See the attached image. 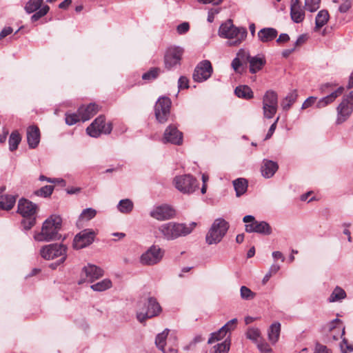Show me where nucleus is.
Returning <instances> with one entry per match:
<instances>
[{
  "instance_id": "f257e3e1",
  "label": "nucleus",
  "mask_w": 353,
  "mask_h": 353,
  "mask_svg": "<svg viewBox=\"0 0 353 353\" xmlns=\"http://www.w3.org/2000/svg\"><path fill=\"white\" fill-rule=\"evenodd\" d=\"M196 225L197 223L194 221L189 224L170 221L160 225L158 231L163 239L174 241L191 234Z\"/></svg>"
},
{
  "instance_id": "f03ea898",
  "label": "nucleus",
  "mask_w": 353,
  "mask_h": 353,
  "mask_svg": "<svg viewBox=\"0 0 353 353\" xmlns=\"http://www.w3.org/2000/svg\"><path fill=\"white\" fill-rule=\"evenodd\" d=\"M62 225V219L58 215H51L43 223L41 230L34 234L37 241H51L59 240L61 235L59 233Z\"/></svg>"
},
{
  "instance_id": "7ed1b4c3",
  "label": "nucleus",
  "mask_w": 353,
  "mask_h": 353,
  "mask_svg": "<svg viewBox=\"0 0 353 353\" xmlns=\"http://www.w3.org/2000/svg\"><path fill=\"white\" fill-rule=\"evenodd\" d=\"M247 34L246 28L234 26L230 19L222 23L219 29V35L221 37L234 39L228 41L230 46L239 45L246 38Z\"/></svg>"
},
{
  "instance_id": "20e7f679",
  "label": "nucleus",
  "mask_w": 353,
  "mask_h": 353,
  "mask_svg": "<svg viewBox=\"0 0 353 353\" xmlns=\"http://www.w3.org/2000/svg\"><path fill=\"white\" fill-rule=\"evenodd\" d=\"M161 312L162 308L157 299L150 296L143 303H139L137 319L140 323H143L147 319L159 316Z\"/></svg>"
},
{
  "instance_id": "39448f33",
  "label": "nucleus",
  "mask_w": 353,
  "mask_h": 353,
  "mask_svg": "<svg viewBox=\"0 0 353 353\" xmlns=\"http://www.w3.org/2000/svg\"><path fill=\"white\" fill-rule=\"evenodd\" d=\"M229 229V223L223 218L214 221L205 236L208 245L217 244L221 241Z\"/></svg>"
},
{
  "instance_id": "423d86ee",
  "label": "nucleus",
  "mask_w": 353,
  "mask_h": 353,
  "mask_svg": "<svg viewBox=\"0 0 353 353\" xmlns=\"http://www.w3.org/2000/svg\"><path fill=\"white\" fill-rule=\"evenodd\" d=\"M67 247L63 244L51 243L44 245L40 250V254L46 260H52L61 256L59 263H63L66 259Z\"/></svg>"
},
{
  "instance_id": "0eeeda50",
  "label": "nucleus",
  "mask_w": 353,
  "mask_h": 353,
  "mask_svg": "<svg viewBox=\"0 0 353 353\" xmlns=\"http://www.w3.org/2000/svg\"><path fill=\"white\" fill-rule=\"evenodd\" d=\"M173 184L179 192L183 194H191L199 186L197 180L191 174L176 176L174 178Z\"/></svg>"
},
{
  "instance_id": "6e6552de",
  "label": "nucleus",
  "mask_w": 353,
  "mask_h": 353,
  "mask_svg": "<svg viewBox=\"0 0 353 353\" xmlns=\"http://www.w3.org/2000/svg\"><path fill=\"white\" fill-rule=\"evenodd\" d=\"M112 126L110 123H105L103 115H100L86 128V132L92 137H99L101 134H108L112 132Z\"/></svg>"
},
{
  "instance_id": "1a4fd4ad",
  "label": "nucleus",
  "mask_w": 353,
  "mask_h": 353,
  "mask_svg": "<svg viewBox=\"0 0 353 353\" xmlns=\"http://www.w3.org/2000/svg\"><path fill=\"white\" fill-rule=\"evenodd\" d=\"M171 100L167 97H161L157 100L154 112L155 117L159 123H163L167 121L170 112Z\"/></svg>"
},
{
  "instance_id": "9d476101",
  "label": "nucleus",
  "mask_w": 353,
  "mask_h": 353,
  "mask_svg": "<svg viewBox=\"0 0 353 353\" xmlns=\"http://www.w3.org/2000/svg\"><path fill=\"white\" fill-rule=\"evenodd\" d=\"M164 254V251L158 245H152L145 252L140 258V262L143 265H153L161 261Z\"/></svg>"
},
{
  "instance_id": "9b49d317",
  "label": "nucleus",
  "mask_w": 353,
  "mask_h": 353,
  "mask_svg": "<svg viewBox=\"0 0 353 353\" xmlns=\"http://www.w3.org/2000/svg\"><path fill=\"white\" fill-rule=\"evenodd\" d=\"M96 233L92 229H85L79 232L74 238L73 248L76 250L84 248L94 240Z\"/></svg>"
},
{
  "instance_id": "f8f14e48",
  "label": "nucleus",
  "mask_w": 353,
  "mask_h": 353,
  "mask_svg": "<svg viewBox=\"0 0 353 353\" xmlns=\"http://www.w3.org/2000/svg\"><path fill=\"white\" fill-rule=\"evenodd\" d=\"M183 53V50L180 47L169 48L164 56L165 68L168 70L179 65Z\"/></svg>"
},
{
  "instance_id": "ddd939ff",
  "label": "nucleus",
  "mask_w": 353,
  "mask_h": 353,
  "mask_svg": "<svg viewBox=\"0 0 353 353\" xmlns=\"http://www.w3.org/2000/svg\"><path fill=\"white\" fill-rule=\"evenodd\" d=\"M175 215V210L168 204L154 206L150 212V216L158 221L171 219L174 218Z\"/></svg>"
},
{
  "instance_id": "4468645a",
  "label": "nucleus",
  "mask_w": 353,
  "mask_h": 353,
  "mask_svg": "<svg viewBox=\"0 0 353 353\" xmlns=\"http://www.w3.org/2000/svg\"><path fill=\"white\" fill-rule=\"evenodd\" d=\"M213 72L210 61L203 60L195 68L193 73V79L196 82H203L208 79Z\"/></svg>"
},
{
  "instance_id": "2eb2a0df",
  "label": "nucleus",
  "mask_w": 353,
  "mask_h": 353,
  "mask_svg": "<svg viewBox=\"0 0 353 353\" xmlns=\"http://www.w3.org/2000/svg\"><path fill=\"white\" fill-rule=\"evenodd\" d=\"M103 270L94 265L88 264L82 269L81 280L79 281L81 284L83 282L87 281L92 283L94 280L99 279L103 275Z\"/></svg>"
},
{
  "instance_id": "dca6fc26",
  "label": "nucleus",
  "mask_w": 353,
  "mask_h": 353,
  "mask_svg": "<svg viewBox=\"0 0 353 353\" xmlns=\"http://www.w3.org/2000/svg\"><path fill=\"white\" fill-rule=\"evenodd\" d=\"M163 141L180 145L183 143V134L175 125H170L164 132Z\"/></svg>"
},
{
  "instance_id": "f3484780",
  "label": "nucleus",
  "mask_w": 353,
  "mask_h": 353,
  "mask_svg": "<svg viewBox=\"0 0 353 353\" xmlns=\"http://www.w3.org/2000/svg\"><path fill=\"white\" fill-rule=\"evenodd\" d=\"M37 205L32 201L21 199L18 203L17 212L23 217L35 216Z\"/></svg>"
},
{
  "instance_id": "a211bd4d",
  "label": "nucleus",
  "mask_w": 353,
  "mask_h": 353,
  "mask_svg": "<svg viewBox=\"0 0 353 353\" xmlns=\"http://www.w3.org/2000/svg\"><path fill=\"white\" fill-rule=\"evenodd\" d=\"M336 123L341 124L345 121L353 111V104L342 100L337 108Z\"/></svg>"
},
{
  "instance_id": "6ab92c4d",
  "label": "nucleus",
  "mask_w": 353,
  "mask_h": 353,
  "mask_svg": "<svg viewBox=\"0 0 353 353\" xmlns=\"http://www.w3.org/2000/svg\"><path fill=\"white\" fill-rule=\"evenodd\" d=\"M290 17L296 23H301L304 20L305 12L300 0H291Z\"/></svg>"
},
{
  "instance_id": "aec40b11",
  "label": "nucleus",
  "mask_w": 353,
  "mask_h": 353,
  "mask_svg": "<svg viewBox=\"0 0 353 353\" xmlns=\"http://www.w3.org/2000/svg\"><path fill=\"white\" fill-rule=\"evenodd\" d=\"M278 169L279 165L276 161L265 159L263 160L261 167V172L264 178L270 179L272 177Z\"/></svg>"
},
{
  "instance_id": "412c9836",
  "label": "nucleus",
  "mask_w": 353,
  "mask_h": 353,
  "mask_svg": "<svg viewBox=\"0 0 353 353\" xmlns=\"http://www.w3.org/2000/svg\"><path fill=\"white\" fill-rule=\"evenodd\" d=\"M27 141L30 148H36L40 141V130L37 126L31 125L27 129Z\"/></svg>"
},
{
  "instance_id": "4be33fe9",
  "label": "nucleus",
  "mask_w": 353,
  "mask_h": 353,
  "mask_svg": "<svg viewBox=\"0 0 353 353\" xmlns=\"http://www.w3.org/2000/svg\"><path fill=\"white\" fill-rule=\"evenodd\" d=\"M99 111V106L96 103H90L87 106L82 105L77 112L83 121H86L94 117Z\"/></svg>"
},
{
  "instance_id": "5701e85b",
  "label": "nucleus",
  "mask_w": 353,
  "mask_h": 353,
  "mask_svg": "<svg viewBox=\"0 0 353 353\" xmlns=\"http://www.w3.org/2000/svg\"><path fill=\"white\" fill-rule=\"evenodd\" d=\"M170 330L165 328L162 332L158 334L155 339V344L157 347L161 350L163 353L174 352L176 353L177 350L174 348H169L168 351L165 349L166 344V339L169 334Z\"/></svg>"
},
{
  "instance_id": "b1692460",
  "label": "nucleus",
  "mask_w": 353,
  "mask_h": 353,
  "mask_svg": "<svg viewBox=\"0 0 353 353\" xmlns=\"http://www.w3.org/2000/svg\"><path fill=\"white\" fill-rule=\"evenodd\" d=\"M278 32L273 28H263L258 32L259 40L263 43L273 41L277 36Z\"/></svg>"
},
{
  "instance_id": "393cba45",
  "label": "nucleus",
  "mask_w": 353,
  "mask_h": 353,
  "mask_svg": "<svg viewBox=\"0 0 353 353\" xmlns=\"http://www.w3.org/2000/svg\"><path fill=\"white\" fill-rule=\"evenodd\" d=\"M250 63V72L252 74H255L261 70L266 63V60L263 55H256L251 57L249 62Z\"/></svg>"
},
{
  "instance_id": "a878e982",
  "label": "nucleus",
  "mask_w": 353,
  "mask_h": 353,
  "mask_svg": "<svg viewBox=\"0 0 353 353\" xmlns=\"http://www.w3.org/2000/svg\"><path fill=\"white\" fill-rule=\"evenodd\" d=\"M298 98L296 90H293L283 99L281 105L284 111L290 110L291 106L296 102Z\"/></svg>"
},
{
  "instance_id": "bb28decb",
  "label": "nucleus",
  "mask_w": 353,
  "mask_h": 353,
  "mask_svg": "<svg viewBox=\"0 0 353 353\" xmlns=\"http://www.w3.org/2000/svg\"><path fill=\"white\" fill-rule=\"evenodd\" d=\"M16 202V197L12 195L6 194L0 196V210H10Z\"/></svg>"
},
{
  "instance_id": "cd10ccee",
  "label": "nucleus",
  "mask_w": 353,
  "mask_h": 353,
  "mask_svg": "<svg viewBox=\"0 0 353 353\" xmlns=\"http://www.w3.org/2000/svg\"><path fill=\"white\" fill-rule=\"evenodd\" d=\"M233 185L236 196H240L245 193L248 189V181L243 178H239L233 181Z\"/></svg>"
},
{
  "instance_id": "c85d7f7f",
  "label": "nucleus",
  "mask_w": 353,
  "mask_h": 353,
  "mask_svg": "<svg viewBox=\"0 0 353 353\" xmlns=\"http://www.w3.org/2000/svg\"><path fill=\"white\" fill-rule=\"evenodd\" d=\"M234 93L239 98L245 99H250L254 97L252 89L248 85L237 86L234 90Z\"/></svg>"
},
{
  "instance_id": "c756f323",
  "label": "nucleus",
  "mask_w": 353,
  "mask_h": 353,
  "mask_svg": "<svg viewBox=\"0 0 353 353\" xmlns=\"http://www.w3.org/2000/svg\"><path fill=\"white\" fill-rule=\"evenodd\" d=\"M281 324L279 322L272 323L268 330V339L272 343H275L279 337Z\"/></svg>"
},
{
  "instance_id": "7c9ffc66",
  "label": "nucleus",
  "mask_w": 353,
  "mask_h": 353,
  "mask_svg": "<svg viewBox=\"0 0 353 353\" xmlns=\"http://www.w3.org/2000/svg\"><path fill=\"white\" fill-rule=\"evenodd\" d=\"M329 13L326 10H320L315 19V28L319 30L325 26L329 20Z\"/></svg>"
},
{
  "instance_id": "2f4dec72",
  "label": "nucleus",
  "mask_w": 353,
  "mask_h": 353,
  "mask_svg": "<svg viewBox=\"0 0 353 353\" xmlns=\"http://www.w3.org/2000/svg\"><path fill=\"white\" fill-rule=\"evenodd\" d=\"M267 104L269 105L278 106V94L273 90H268L263 98V105Z\"/></svg>"
},
{
  "instance_id": "473e14b6",
  "label": "nucleus",
  "mask_w": 353,
  "mask_h": 353,
  "mask_svg": "<svg viewBox=\"0 0 353 353\" xmlns=\"http://www.w3.org/2000/svg\"><path fill=\"white\" fill-rule=\"evenodd\" d=\"M272 228L266 221H258L255 223L254 232L263 235H269L272 233Z\"/></svg>"
},
{
  "instance_id": "72a5a7b5",
  "label": "nucleus",
  "mask_w": 353,
  "mask_h": 353,
  "mask_svg": "<svg viewBox=\"0 0 353 353\" xmlns=\"http://www.w3.org/2000/svg\"><path fill=\"white\" fill-rule=\"evenodd\" d=\"M133 202L129 199H122L117 205L118 210L123 214L130 213L133 210Z\"/></svg>"
},
{
  "instance_id": "f704fd0d",
  "label": "nucleus",
  "mask_w": 353,
  "mask_h": 353,
  "mask_svg": "<svg viewBox=\"0 0 353 353\" xmlns=\"http://www.w3.org/2000/svg\"><path fill=\"white\" fill-rule=\"evenodd\" d=\"M43 0H29L26 6L25 10L27 13L31 14L41 8Z\"/></svg>"
},
{
  "instance_id": "c9c22d12",
  "label": "nucleus",
  "mask_w": 353,
  "mask_h": 353,
  "mask_svg": "<svg viewBox=\"0 0 353 353\" xmlns=\"http://www.w3.org/2000/svg\"><path fill=\"white\" fill-rule=\"evenodd\" d=\"M343 91L344 88L343 86H340L336 90L332 92L330 94L321 98V99L327 106L328 104L332 103L338 97L341 95Z\"/></svg>"
},
{
  "instance_id": "e433bc0d",
  "label": "nucleus",
  "mask_w": 353,
  "mask_h": 353,
  "mask_svg": "<svg viewBox=\"0 0 353 353\" xmlns=\"http://www.w3.org/2000/svg\"><path fill=\"white\" fill-rule=\"evenodd\" d=\"M21 141V137L19 133L17 131L12 132L8 140L10 150L12 152L17 150Z\"/></svg>"
},
{
  "instance_id": "4c0bfd02",
  "label": "nucleus",
  "mask_w": 353,
  "mask_h": 353,
  "mask_svg": "<svg viewBox=\"0 0 353 353\" xmlns=\"http://www.w3.org/2000/svg\"><path fill=\"white\" fill-rule=\"evenodd\" d=\"M112 286V282L110 279H105L97 283H94L90 286L91 289L97 292H103L110 288Z\"/></svg>"
},
{
  "instance_id": "58836bf2",
  "label": "nucleus",
  "mask_w": 353,
  "mask_h": 353,
  "mask_svg": "<svg viewBox=\"0 0 353 353\" xmlns=\"http://www.w3.org/2000/svg\"><path fill=\"white\" fill-rule=\"evenodd\" d=\"M346 296V293L344 290L341 288L336 286L330 296L329 297L330 302H336L340 301L341 299H345Z\"/></svg>"
},
{
  "instance_id": "ea45409f",
  "label": "nucleus",
  "mask_w": 353,
  "mask_h": 353,
  "mask_svg": "<svg viewBox=\"0 0 353 353\" xmlns=\"http://www.w3.org/2000/svg\"><path fill=\"white\" fill-rule=\"evenodd\" d=\"M243 221L245 223V230L246 232L252 233L254 231L255 223L257 221L252 215H246L243 218Z\"/></svg>"
},
{
  "instance_id": "a19ab883",
  "label": "nucleus",
  "mask_w": 353,
  "mask_h": 353,
  "mask_svg": "<svg viewBox=\"0 0 353 353\" xmlns=\"http://www.w3.org/2000/svg\"><path fill=\"white\" fill-rule=\"evenodd\" d=\"M230 346V339L228 337L223 342L213 347L214 353H228Z\"/></svg>"
},
{
  "instance_id": "79ce46f5",
  "label": "nucleus",
  "mask_w": 353,
  "mask_h": 353,
  "mask_svg": "<svg viewBox=\"0 0 353 353\" xmlns=\"http://www.w3.org/2000/svg\"><path fill=\"white\" fill-rule=\"evenodd\" d=\"M53 190H54V186L48 185H45V186L41 188L40 189L34 191V194L38 196L47 198V197H49L52 194Z\"/></svg>"
},
{
  "instance_id": "37998d69",
  "label": "nucleus",
  "mask_w": 353,
  "mask_h": 353,
  "mask_svg": "<svg viewBox=\"0 0 353 353\" xmlns=\"http://www.w3.org/2000/svg\"><path fill=\"white\" fill-rule=\"evenodd\" d=\"M160 73L161 69L159 68H151L148 72L143 74L142 79L147 81L154 80Z\"/></svg>"
},
{
  "instance_id": "c03bdc74",
  "label": "nucleus",
  "mask_w": 353,
  "mask_h": 353,
  "mask_svg": "<svg viewBox=\"0 0 353 353\" xmlns=\"http://www.w3.org/2000/svg\"><path fill=\"white\" fill-rule=\"evenodd\" d=\"M278 106L269 105L264 104L263 105V117L266 119H272L276 113Z\"/></svg>"
},
{
  "instance_id": "a18cd8bd",
  "label": "nucleus",
  "mask_w": 353,
  "mask_h": 353,
  "mask_svg": "<svg viewBox=\"0 0 353 353\" xmlns=\"http://www.w3.org/2000/svg\"><path fill=\"white\" fill-rule=\"evenodd\" d=\"M50 7L47 5L43 6L41 9L35 11V12L31 17V21L35 22L45 16L49 11Z\"/></svg>"
},
{
  "instance_id": "49530a36",
  "label": "nucleus",
  "mask_w": 353,
  "mask_h": 353,
  "mask_svg": "<svg viewBox=\"0 0 353 353\" xmlns=\"http://www.w3.org/2000/svg\"><path fill=\"white\" fill-rule=\"evenodd\" d=\"M321 0H305V8L310 12L316 11L320 6Z\"/></svg>"
},
{
  "instance_id": "de8ad7c7",
  "label": "nucleus",
  "mask_w": 353,
  "mask_h": 353,
  "mask_svg": "<svg viewBox=\"0 0 353 353\" xmlns=\"http://www.w3.org/2000/svg\"><path fill=\"white\" fill-rule=\"evenodd\" d=\"M97 214V211L91 208L84 209L80 214L79 219L89 221L93 219Z\"/></svg>"
},
{
  "instance_id": "09e8293b",
  "label": "nucleus",
  "mask_w": 353,
  "mask_h": 353,
  "mask_svg": "<svg viewBox=\"0 0 353 353\" xmlns=\"http://www.w3.org/2000/svg\"><path fill=\"white\" fill-rule=\"evenodd\" d=\"M241 299L244 300H252L255 297L256 294L246 286H241L240 289Z\"/></svg>"
},
{
  "instance_id": "8fccbe9b",
  "label": "nucleus",
  "mask_w": 353,
  "mask_h": 353,
  "mask_svg": "<svg viewBox=\"0 0 353 353\" xmlns=\"http://www.w3.org/2000/svg\"><path fill=\"white\" fill-rule=\"evenodd\" d=\"M36 223V216L23 217L21 225L24 230H28Z\"/></svg>"
},
{
  "instance_id": "3c124183",
  "label": "nucleus",
  "mask_w": 353,
  "mask_h": 353,
  "mask_svg": "<svg viewBox=\"0 0 353 353\" xmlns=\"http://www.w3.org/2000/svg\"><path fill=\"white\" fill-rule=\"evenodd\" d=\"M81 120V117L78 114H65V123L68 125H72L77 123L79 121Z\"/></svg>"
},
{
  "instance_id": "603ef678",
  "label": "nucleus",
  "mask_w": 353,
  "mask_h": 353,
  "mask_svg": "<svg viewBox=\"0 0 353 353\" xmlns=\"http://www.w3.org/2000/svg\"><path fill=\"white\" fill-rule=\"evenodd\" d=\"M236 57L239 58V59L243 63H246L247 62H249L251 56L248 51L244 49H240L237 52Z\"/></svg>"
},
{
  "instance_id": "864d4df0",
  "label": "nucleus",
  "mask_w": 353,
  "mask_h": 353,
  "mask_svg": "<svg viewBox=\"0 0 353 353\" xmlns=\"http://www.w3.org/2000/svg\"><path fill=\"white\" fill-rule=\"evenodd\" d=\"M247 338L254 341H257L260 336V331L256 328H249L246 333Z\"/></svg>"
},
{
  "instance_id": "5fc2aeb1",
  "label": "nucleus",
  "mask_w": 353,
  "mask_h": 353,
  "mask_svg": "<svg viewBox=\"0 0 353 353\" xmlns=\"http://www.w3.org/2000/svg\"><path fill=\"white\" fill-rule=\"evenodd\" d=\"M313 353H332V352L326 345L317 342L315 343Z\"/></svg>"
},
{
  "instance_id": "6e6d98bb",
  "label": "nucleus",
  "mask_w": 353,
  "mask_h": 353,
  "mask_svg": "<svg viewBox=\"0 0 353 353\" xmlns=\"http://www.w3.org/2000/svg\"><path fill=\"white\" fill-rule=\"evenodd\" d=\"M203 341V338L202 337L201 335H196L194 337V339L188 343V345L185 346L184 347V350H191L192 348H193L194 347H195V345L199 343H201Z\"/></svg>"
},
{
  "instance_id": "4d7b16f0",
  "label": "nucleus",
  "mask_w": 353,
  "mask_h": 353,
  "mask_svg": "<svg viewBox=\"0 0 353 353\" xmlns=\"http://www.w3.org/2000/svg\"><path fill=\"white\" fill-rule=\"evenodd\" d=\"M340 347L342 353H350L353 351V345L348 344L347 340L345 338L343 339Z\"/></svg>"
},
{
  "instance_id": "13d9d810",
  "label": "nucleus",
  "mask_w": 353,
  "mask_h": 353,
  "mask_svg": "<svg viewBox=\"0 0 353 353\" xmlns=\"http://www.w3.org/2000/svg\"><path fill=\"white\" fill-rule=\"evenodd\" d=\"M338 85V83L334 82H328L323 83L320 85V91L321 93H326L328 91L331 90L334 88Z\"/></svg>"
},
{
  "instance_id": "bf43d9fd",
  "label": "nucleus",
  "mask_w": 353,
  "mask_h": 353,
  "mask_svg": "<svg viewBox=\"0 0 353 353\" xmlns=\"http://www.w3.org/2000/svg\"><path fill=\"white\" fill-rule=\"evenodd\" d=\"M190 30V24L188 22H183L177 26L176 31L179 34H184Z\"/></svg>"
},
{
  "instance_id": "052dcab7",
  "label": "nucleus",
  "mask_w": 353,
  "mask_h": 353,
  "mask_svg": "<svg viewBox=\"0 0 353 353\" xmlns=\"http://www.w3.org/2000/svg\"><path fill=\"white\" fill-rule=\"evenodd\" d=\"M316 102V97H309L305 99L301 106L302 110L307 109L310 107H312Z\"/></svg>"
},
{
  "instance_id": "680f3d73",
  "label": "nucleus",
  "mask_w": 353,
  "mask_h": 353,
  "mask_svg": "<svg viewBox=\"0 0 353 353\" xmlns=\"http://www.w3.org/2000/svg\"><path fill=\"white\" fill-rule=\"evenodd\" d=\"M178 88L181 89H186L189 88V80L186 77L181 76L178 81Z\"/></svg>"
},
{
  "instance_id": "e2e57ef3",
  "label": "nucleus",
  "mask_w": 353,
  "mask_h": 353,
  "mask_svg": "<svg viewBox=\"0 0 353 353\" xmlns=\"http://www.w3.org/2000/svg\"><path fill=\"white\" fill-rule=\"evenodd\" d=\"M216 333H217V332L210 334V336L208 341V344H212V343H214L215 341H219V340L222 339L225 336V334H216Z\"/></svg>"
},
{
  "instance_id": "0e129e2a",
  "label": "nucleus",
  "mask_w": 353,
  "mask_h": 353,
  "mask_svg": "<svg viewBox=\"0 0 353 353\" xmlns=\"http://www.w3.org/2000/svg\"><path fill=\"white\" fill-rule=\"evenodd\" d=\"M352 6L351 0H345L339 8V10L341 13L347 12Z\"/></svg>"
},
{
  "instance_id": "69168bd1",
  "label": "nucleus",
  "mask_w": 353,
  "mask_h": 353,
  "mask_svg": "<svg viewBox=\"0 0 353 353\" xmlns=\"http://www.w3.org/2000/svg\"><path fill=\"white\" fill-rule=\"evenodd\" d=\"M257 347L261 353H270L272 352V349L267 343H258Z\"/></svg>"
},
{
  "instance_id": "338daca9",
  "label": "nucleus",
  "mask_w": 353,
  "mask_h": 353,
  "mask_svg": "<svg viewBox=\"0 0 353 353\" xmlns=\"http://www.w3.org/2000/svg\"><path fill=\"white\" fill-rule=\"evenodd\" d=\"M279 119V117H278L276 118V119L275 120V121L270 125V127L268 130V132L265 136V139H268L272 137V135L273 134V133L274 132V131L276 130V124H277Z\"/></svg>"
},
{
  "instance_id": "774afa93",
  "label": "nucleus",
  "mask_w": 353,
  "mask_h": 353,
  "mask_svg": "<svg viewBox=\"0 0 353 353\" xmlns=\"http://www.w3.org/2000/svg\"><path fill=\"white\" fill-rule=\"evenodd\" d=\"M243 63L239 58L235 57L232 61V67L235 72H239V68Z\"/></svg>"
}]
</instances>
